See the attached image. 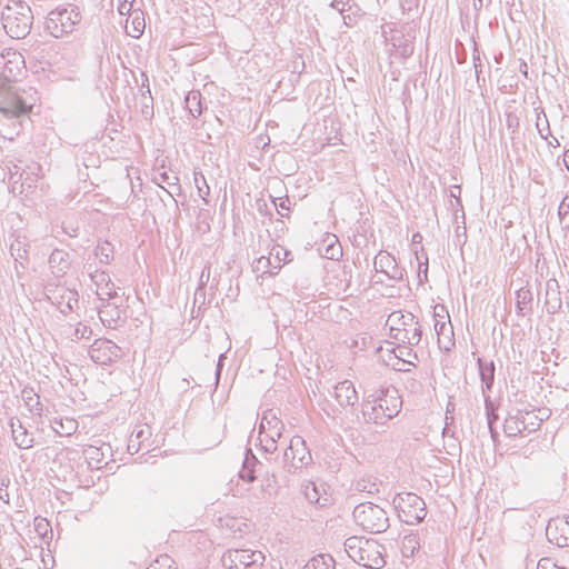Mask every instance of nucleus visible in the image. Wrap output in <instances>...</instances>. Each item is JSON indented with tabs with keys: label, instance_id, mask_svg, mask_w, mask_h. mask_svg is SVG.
<instances>
[{
	"label": "nucleus",
	"instance_id": "f257e3e1",
	"mask_svg": "<svg viewBox=\"0 0 569 569\" xmlns=\"http://www.w3.org/2000/svg\"><path fill=\"white\" fill-rule=\"evenodd\" d=\"M38 100L33 88L22 89L17 99L8 106H0V136L13 140L22 129L23 118L31 111Z\"/></svg>",
	"mask_w": 569,
	"mask_h": 569
},
{
	"label": "nucleus",
	"instance_id": "f03ea898",
	"mask_svg": "<svg viewBox=\"0 0 569 569\" xmlns=\"http://www.w3.org/2000/svg\"><path fill=\"white\" fill-rule=\"evenodd\" d=\"M402 401L398 390L387 389L372 400L362 402L361 413L367 423L386 425L400 412Z\"/></svg>",
	"mask_w": 569,
	"mask_h": 569
},
{
	"label": "nucleus",
	"instance_id": "7ed1b4c3",
	"mask_svg": "<svg viewBox=\"0 0 569 569\" xmlns=\"http://www.w3.org/2000/svg\"><path fill=\"white\" fill-rule=\"evenodd\" d=\"M343 546L348 557L365 568L380 569L386 565L385 547L373 539L353 536Z\"/></svg>",
	"mask_w": 569,
	"mask_h": 569
},
{
	"label": "nucleus",
	"instance_id": "20e7f679",
	"mask_svg": "<svg viewBox=\"0 0 569 569\" xmlns=\"http://www.w3.org/2000/svg\"><path fill=\"white\" fill-rule=\"evenodd\" d=\"M32 20L31 8L21 0H10L1 12L3 29L14 39L24 38L30 32Z\"/></svg>",
	"mask_w": 569,
	"mask_h": 569
},
{
	"label": "nucleus",
	"instance_id": "39448f33",
	"mask_svg": "<svg viewBox=\"0 0 569 569\" xmlns=\"http://www.w3.org/2000/svg\"><path fill=\"white\" fill-rule=\"evenodd\" d=\"M386 327L389 329L390 338L396 342L418 346L422 337L418 318L411 312H391L386 321Z\"/></svg>",
	"mask_w": 569,
	"mask_h": 569
},
{
	"label": "nucleus",
	"instance_id": "423d86ee",
	"mask_svg": "<svg viewBox=\"0 0 569 569\" xmlns=\"http://www.w3.org/2000/svg\"><path fill=\"white\" fill-rule=\"evenodd\" d=\"M352 516L358 526L371 533L383 532L389 527L387 512L378 505L371 502L356 506Z\"/></svg>",
	"mask_w": 569,
	"mask_h": 569
},
{
	"label": "nucleus",
	"instance_id": "0eeeda50",
	"mask_svg": "<svg viewBox=\"0 0 569 569\" xmlns=\"http://www.w3.org/2000/svg\"><path fill=\"white\" fill-rule=\"evenodd\" d=\"M81 17L74 6L58 7L50 11L46 19V29L54 38H60L73 31Z\"/></svg>",
	"mask_w": 569,
	"mask_h": 569
},
{
	"label": "nucleus",
	"instance_id": "6e6552de",
	"mask_svg": "<svg viewBox=\"0 0 569 569\" xmlns=\"http://www.w3.org/2000/svg\"><path fill=\"white\" fill-rule=\"evenodd\" d=\"M393 506L401 521L408 525H416L427 516L423 499L412 492H402L395 496Z\"/></svg>",
	"mask_w": 569,
	"mask_h": 569
},
{
	"label": "nucleus",
	"instance_id": "1a4fd4ad",
	"mask_svg": "<svg viewBox=\"0 0 569 569\" xmlns=\"http://www.w3.org/2000/svg\"><path fill=\"white\" fill-rule=\"evenodd\" d=\"M283 429V422L274 410L263 412L259 425V440L266 452L273 453L277 450V440L281 438Z\"/></svg>",
	"mask_w": 569,
	"mask_h": 569
},
{
	"label": "nucleus",
	"instance_id": "9d476101",
	"mask_svg": "<svg viewBox=\"0 0 569 569\" xmlns=\"http://www.w3.org/2000/svg\"><path fill=\"white\" fill-rule=\"evenodd\" d=\"M542 418L532 411H517L510 415L503 423V431L507 437H526L540 428Z\"/></svg>",
	"mask_w": 569,
	"mask_h": 569
},
{
	"label": "nucleus",
	"instance_id": "9b49d317",
	"mask_svg": "<svg viewBox=\"0 0 569 569\" xmlns=\"http://www.w3.org/2000/svg\"><path fill=\"white\" fill-rule=\"evenodd\" d=\"M266 557L260 550L229 549L221 558L223 567L228 569H256L262 567Z\"/></svg>",
	"mask_w": 569,
	"mask_h": 569
},
{
	"label": "nucleus",
	"instance_id": "f8f14e48",
	"mask_svg": "<svg viewBox=\"0 0 569 569\" xmlns=\"http://www.w3.org/2000/svg\"><path fill=\"white\" fill-rule=\"evenodd\" d=\"M312 460L306 441L300 436L290 439V443L283 452V465L289 472H293L308 466Z\"/></svg>",
	"mask_w": 569,
	"mask_h": 569
},
{
	"label": "nucleus",
	"instance_id": "ddd939ff",
	"mask_svg": "<svg viewBox=\"0 0 569 569\" xmlns=\"http://www.w3.org/2000/svg\"><path fill=\"white\" fill-rule=\"evenodd\" d=\"M46 296L48 300H50L51 303L60 310L61 313L67 315L78 307V292L64 286L46 287Z\"/></svg>",
	"mask_w": 569,
	"mask_h": 569
},
{
	"label": "nucleus",
	"instance_id": "4468645a",
	"mask_svg": "<svg viewBox=\"0 0 569 569\" xmlns=\"http://www.w3.org/2000/svg\"><path fill=\"white\" fill-rule=\"evenodd\" d=\"M24 68V60L17 51L0 53V81L12 84L21 74Z\"/></svg>",
	"mask_w": 569,
	"mask_h": 569
},
{
	"label": "nucleus",
	"instance_id": "2eb2a0df",
	"mask_svg": "<svg viewBox=\"0 0 569 569\" xmlns=\"http://www.w3.org/2000/svg\"><path fill=\"white\" fill-rule=\"evenodd\" d=\"M121 353V348L109 339H97L89 349L90 358L98 365H109Z\"/></svg>",
	"mask_w": 569,
	"mask_h": 569
},
{
	"label": "nucleus",
	"instance_id": "dca6fc26",
	"mask_svg": "<svg viewBox=\"0 0 569 569\" xmlns=\"http://www.w3.org/2000/svg\"><path fill=\"white\" fill-rule=\"evenodd\" d=\"M546 536L550 543L563 548L569 546V517H556L549 520Z\"/></svg>",
	"mask_w": 569,
	"mask_h": 569
},
{
	"label": "nucleus",
	"instance_id": "f3484780",
	"mask_svg": "<svg viewBox=\"0 0 569 569\" xmlns=\"http://www.w3.org/2000/svg\"><path fill=\"white\" fill-rule=\"evenodd\" d=\"M375 269L377 272L386 274L390 280L401 281L405 276V269L399 267L395 257L387 251H380L375 258Z\"/></svg>",
	"mask_w": 569,
	"mask_h": 569
},
{
	"label": "nucleus",
	"instance_id": "a211bd4d",
	"mask_svg": "<svg viewBox=\"0 0 569 569\" xmlns=\"http://www.w3.org/2000/svg\"><path fill=\"white\" fill-rule=\"evenodd\" d=\"M98 313L102 325L109 329L118 328L123 321V311L116 302H101L98 307Z\"/></svg>",
	"mask_w": 569,
	"mask_h": 569
},
{
	"label": "nucleus",
	"instance_id": "6ab92c4d",
	"mask_svg": "<svg viewBox=\"0 0 569 569\" xmlns=\"http://www.w3.org/2000/svg\"><path fill=\"white\" fill-rule=\"evenodd\" d=\"M332 395L342 408L353 407L359 399L353 383L349 380L337 383Z\"/></svg>",
	"mask_w": 569,
	"mask_h": 569
},
{
	"label": "nucleus",
	"instance_id": "aec40b11",
	"mask_svg": "<svg viewBox=\"0 0 569 569\" xmlns=\"http://www.w3.org/2000/svg\"><path fill=\"white\" fill-rule=\"evenodd\" d=\"M11 436L16 446L20 449H30L33 447V435L17 418L10 419Z\"/></svg>",
	"mask_w": 569,
	"mask_h": 569
},
{
	"label": "nucleus",
	"instance_id": "412c9836",
	"mask_svg": "<svg viewBox=\"0 0 569 569\" xmlns=\"http://www.w3.org/2000/svg\"><path fill=\"white\" fill-rule=\"evenodd\" d=\"M547 311L551 315L556 313L561 308V298L559 284L556 279H550L546 283V301Z\"/></svg>",
	"mask_w": 569,
	"mask_h": 569
},
{
	"label": "nucleus",
	"instance_id": "4be33fe9",
	"mask_svg": "<svg viewBox=\"0 0 569 569\" xmlns=\"http://www.w3.org/2000/svg\"><path fill=\"white\" fill-rule=\"evenodd\" d=\"M110 451L109 446L96 447L88 446L83 450V455L88 461V465L93 469H100L108 462L106 461V455Z\"/></svg>",
	"mask_w": 569,
	"mask_h": 569
},
{
	"label": "nucleus",
	"instance_id": "5701e85b",
	"mask_svg": "<svg viewBox=\"0 0 569 569\" xmlns=\"http://www.w3.org/2000/svg\"><path fill=\"white\" fill-rule=\"evenodd\" d=\"M69 253L54 249L49 257V267L56 277L63 276L69 269Z\"/></svg>",
	"mask_w": 569,
	"mask_h": 569
},
{
	"label": "nucleus",
	"instance_id": "b1692460",
	"mask_svg": "<svg viewBox=\"0 0 569 569\" xmlns=\"http://www.w3.org/2000/svg\"><path fill=\"white\" fill-rule=\"evenodd\" d=\"M78 426V421L71 417L54 418L51 421V428L61 437H69L73 435L77 431Z\"/></svg>",
	"mask_w": 569,
	"mask_h": 569
},
{
	"label": "nucleus",
	"instance_id": "393cba45",
	"mask_svg": "<svg viewBox=\"0 0 569 569\" xmlns=\"http://www.w3.org/2000/svg\"><path fill=\"white\" fill-rule=\"evenodd\" d=\"M21 398L32 416L42 417L43 405L40 401L39 395L33 389L24 388L21 392Z\"/></svg>",
	"mask_w": 569,
	"mask_h": 569
},
{
	"label": "nucleus",
	"instance_id": "a878e982",
	"mask_svg": "<svg viewBox=\"0 0 569 569\" xmlns=\"http://www.w3.org/2000/svg\"><path fill=\"white\" fill-rule=\"evenodd\" d=\"M151 436V429L149 426H140L136 428L128 442V451L130 453H137L141 449V445L144 440H148Z\"/></svg>",
	"mask_w": 569,
	"mask_h": 569
},
{
	"label": "nucleus",
	"instance_id": "bb28decb",
	"mask_svg": "<svg viewBox=\"0 0 569 569\" xmlns=\"http://www.w3.org/2000/svg\"><path fill=\"white\" fill-rule=\"evenodd\" d=\"M479 373L482 382V391L490 390L495 379V365L492 361L486 362L478 358Z\"/></svg>",
	"mask_w": 569,
	"mask_h": 569
},
{
	"label": "nucleus",
	"instance_id": "cd10ccee",
	"mask_svg": "<svg viewBox=\"0 0 569 569\" xmlns=\"http://www.w3.org/2000/svg\"><path fill=\"white\" fill-rule=\"evenodd\" d=\"M132 17L130 26H126L127 33L132 38H139L144 30L146 23L143 13L140 10L133 11L130 13Z\"/></svg>",
	"mask_w": 569,
	"mask_h": 569
},
{
	"label": "nucleus",
	"instance_id": "c85d7f7f",
	"mask_svg": "<svg viewBox=\"0 0 569 569\" xmlns=\"http://www.w3.org/2000/svg\"><path fill=\"white\" fill-rule=\"evenodd\" d=\"M412 347L413 346L401 342H398L396 346L397 359L400 361V366L403 368H406V366L413 365V361L418 359L417 353L413 351Z\"/></svg>",
	"mask_w": 569,
	"mask_h": 569
},
{
	"label": "nucleus",
	"instance_id": "c756f323",
	"mask_svg": "<svg viewBox=\"0 0 569 569\" xmlns=\"http://www.w3.org/2000/svg\"><path fill=\"white\" fill-rule=\"evenodd\" d=\"M302 493L309 503H318L320 506H325L328 501L327 498H323V502H321V495L318 486L312 481H306L301 486Z\"/></svg>",
	"mask_w": 569,
	"mask_h": 569
},
{
	"label": "nucleus",
	"instance_id": "7c9ffc66",
	"mask_svg": "<svg viewBox=\"0 0 569 569\" xmlns=\"http://www.w3.org/2000/svg\"><path fill=\"white\" fill-rule=\"evenodd\" d=\"M302 569H335V560L330 555H317Z\"/></svg>",
	"mask_w": 569,
	"mask_h": 569
},
{
	"label": "nucleus",
	"instance_id": "2f4dec72",
	"mask_svg": "<svg viewBox=\"0 0 569 569\" xmlns=\"http://www.w3.org/2000/svg\"><path fill=\"white\" fill-rule=\"evenodd\" d=\"M420 548V539L417 533L406 535L401 541V553L406 558L412 557Z\"/></svg>",
	"mask_w": 569,
	"mask_h": 569
},
{
	"label": "nucleus",
	"instance_id": "473e14b6",
	"mask_svg": "<svg viewBox=\"0 0 569 569\" xmlns=\"http://www.w3.org/2000/svg\"><path fill=\"white\" fill-rule=\"evenodd\" d=\"M291 252L286 250L282 246L276 244L269 252V258H272V264L274 270H279L282 263L291 260Z\"/></svg>",
	"mask_w": 569,
	"mask_h": 569
},
{
	"label": "nucleus",
	"instance_id": "72a5a7b5",
	"mask_svg": "<svg viewBox=\"0 0 569 569\" xmlns=\"http://www.w3.org/2000/svg\"><path fill=\"white\" fill-rule=\"evenodd\" d=\"M380 358L386 363V366L391 367L398 371H408V368H403L400 366V361L397 359V349L392 347L390 349L383 350V348H379Z\"/></svg>",
	"mask_w": 569,
	"mask_h": 569
},
{
	"label": "nucleus",
	"instance_id": "f704fd0d",
	"mask_svg": "<svg viewBox=\"0 0 569 569\" xmlns=\"http://www.w3.org/2000/svg\"><path fill=\"white\" fill-rule=\"evenodd\" d=\"M94 256L100 263L109 264L113 260V246L109 241H102L94 248Z\"/></svg>",
	"mask_w": 569,
	"mask_h": 569
},
{
	"label": "nucleus",
	"instance_id": "c9c22d12",
	"mask_svg": "<svg viewBox=\"0 0 569 569\" xmlns=\"http://www.w3.org/2000/svg\"><path fill=\"white\" fill-rule=\"evenodd\" d=\"M186 107L192 117H199L202 113L201 93L199 91H190L186 97Z\"/></svg>",
	"mask_w": 569,
	"mask_h": 569
},
{
	"label": "nucleus",
	"instance_id": "e433bc0d",
	"mask_svg": "<svg viewBox=\"0 0 569 569\" xmlns=\"http://www.w3.org/2000/svg\"><path fill=\"white\" fill-rule=\"evenodd\" d=\"M22 90L21 88L13 86V84H7L2 81H0V106H8L17 99V93Z\"/></svg>",
	"mask_w": 569,
	"mask_h": 569
},
{
	"label": "nucleus",
	"instance_id": "4c0bfd02",
	"mask_svg": "<svg viewBox=\"0 0 569 569\" xmlns=\"http://www.w3.org/2000/svg\"><path fill=\"white\" fill-rule=\"evenodd\" d=\"M34 531L44 542H48L50 539H52V528L46 518H34Z\"/></svg>",
	"mask_w": 569,
	"mask_h": 569
},
{
	"label": "nucleus",
	"instance_id": "58836bf2",
	"mask_svg": "<svg viewBox=\"0 0 569 569\" xmlns=\"http://www.w3.org/2000/svg\"><path fill=\"white\" fill-rule=\"evenodd\" d=\"M532 301V292L528 288H520L516 291V306L518 313L525 315L526 309Z\"/></svg>",
	"mask_w": 569,
	"mask_h": 569
},
{
	"label": "nucleus",
	"instance_id": "ea45409f",
	"mask_svg": "<svg viewBox=\"0 0 569 569\" xmlns=\"http://www.w3.org/2000/svg\"><path fill=\"white\" fill-rule=\"evenodd\" d=\"M536 128L542 139H547L550 134V126L545 111L540 108L536 110Z\"/></svg>",
	"mask_w": 569,
	"mask_h": 569
},
{
	"label": "nucleus",
	"instance_id": "a19ab883",
	"mask_svg": "<svg viewBox=\"0 0 569 569\" xmlns=\"http://www.w3.org/2000/svg\"><path fill=\"white\" fill-rule=\"evenodd\" d=\"M251 462H257V459L251 453V451L248 450L247 457H246V459L243 461V468H242V470L239 473V477L242 480H246L247 482H252L256 479L254 470L252 468H250Z\"/></svg>",
	"mask_w": 569,
	"mask_h": 569
},
{
	"label": "nucleus",
	"instance_id": "79ce46f5",
	"mask_svg": "<svg viewBox=\"0 0 569 569\" xmlns=\"http://www.w3.org/2000/svg\"><path fill=\"white\" fill-rule=\"evenodd\" d=\"M96 292L101 302H107L119 298L117 288L112 281L109 282V286H102L101 288L96 289Z\"/></svg>",
	"mask_w": 569,
	"mask_h": 569
},
{
	"label": "nucleus",
	"instance_id": "37998d69",
	"mask_svg": "<svg viewBox=\"0 0 569 569\" xmlns=\"http://www.w3.org/2000/svg\"><path fill=\"white\" fill-rule=\"evenodd\" d=\"M328 240H332V244H327L323 256L327 259L337 260L342 256V248L336 236H328Z\"/></svg>",
	"mask_w": 569,
	"mask_h": 569
},
{
	"label": "nucleus",
	"instance_id": "c03bdc74",
	"mask_svg": "<svg viewBox=\"0 0 569 569\" xmlns=\"http://www.w3.org/2000/svg\"><path fill=\"white\" fill-rule=\"evenodd\" d=\"M89 276L92 280V282L96 286V289L101 288L102 286H109V282L111 281L110 276L102 270H91V266L88 267Z\"/></svg>",
	"mask_w": 569,
	"mask_h": 569
},
{
	"label": "nucleus",
	"instance_id": "a18cd8bd",
	"mask_svg": "<svg viewBox=\"0 0 569 569\" xmlns=\"http://www.w3.org/2000/svg\"><path fill=\"white\" fill-rule=\"evenodd\" d=\"M193 180L198 191V196L207 202V197L210 193V188L207 183L204 176L201 172H194Z\"/></svg>",
	"mask_w": 569,
	"mask_h": 569
},
{
	"label": "nucleus",
	"instance_id": "49530a36",
	"mask_svg": "<svg viewBox=\"0 0 569 569\" xmlns=\"http://www.w3.org/2000/svg\"><path fill=\"white\" fill-rule=\"evenodd\" d=\"M270 267L273 268V264H272V258H269V257L262 256L259 259H257L254 262L256 271H261L262 273L276 274L277 270L276 271L270 270L269 269Z\"/></svg>",
	"mask_w": 569,
	"mask_h": 569
},
{
	"label": "nucleus",
	"instance_id": "de8ad7c7",
	"mask_svg": "<svg viewBox=\"0 0 569 569\" xmlns=\"http://www.w3.org/2000/svg\"><path fill=\"white\" fill-rule=\"evenodd\" d=\"M23 172L16 171L11 172V176H9V182L11 184L12 192H24V182H22Z\"/></svg>",
	"mask_w": 569,
	"mask_h": 569
},
{
	"label": "nucleus",
	"instance_id": "09e8293b",
	"mask_svg": "<svg viewBox=\"0 0 569 569\" xmlns=\"http://www.w3.org/2000/svg\"><path fill=\"white\" fill-rule=\"evenodd\" d=\"M10 251L11 256L14 258L16 261L20 259H26L28 254V251L24 248L23 242H21L20 240H16L11 243Z\"/></svg>",
	"mask_w": 569,
	"mask_h": 569
},
{
	"label": "nucleus",
	"instance_id": "8fccbe9b",
	"mask_svg": "<svg viewBox=\"0 0 569 569\" xmlns=\"http://www.w3.org/2000/svg\"><path fill=\"white\" fill-rule=\"evenodd\" d=\"M171 558L167 555L160 556L156 561L149 565L147 569H177L171 566Z\"/></svg>",
	"mask_w": 569,
	"mask_h": 569
},
{
	"label": "nucleus",
	"instance_id": "3c124183",
	"mask_svg": "<svg viewBox=\"0 0 569 569\" xmlns=\"http://www.w3.org/2000/svg\"><path fill=\"white\" fill-rule=\"evenodd\" d=\"M486 412H487V423L488 428H491L493 423L498 420V415L495 412V405L490 400L489 397L485 398Z\"/></svg>",
	"mask_w": 569,
	"mask_h": 569
},
{
	"label": "nucleus",
	"instance_id": "603ef678",
	"mask_svg": "<svg viewBox=\"0 0 569 569\" xmlns=\"http://www.w3.org/2000/svg\"><path fill=\"white\" fill-rule=\"evenodd\" d=\"M273 203H274V206L277 208L278 213L281 217H288L289 216V212H290L289 203H290V201H289L288 197L274 199Z\"/></svg>",
	"mask_w": 569,
	"mask_h": 569
},
{
	"label": "nucleus",
	"instance_id": "864d4df0",
	"mask_svg": "<svg viewBox=\"0 0 569 569\" xmlns=\"http://www.w3.org/2000/svg\"><path fill=\"white\" fill-rule=\"evenodd\" d=\"M416 258L418 260V279L419 282L427 281L428 279V258H425V261L419 259L418 252H415Z\"/></svg>",
	"mask_w": 569,
	"mask_h": 569
},
{
	"label": "nucleus",
	"instance_id": "5fc2aeb1",
	"mask_svg": "<svg viewBox=\"0 0 569 569\" xmlns=\"http://www.w3.org/2000/svg\"><path fill=\"white\" fill-rule=\"evenodd\" d=\"M92 336V329L88 326L79 323L78 327L74 329L73 332V339L80 340V339H90Z\"/></svg>",
	"mask_w": 569,
	"mask_h": 569
},
{
	"label": "nucleus",
	"instance_id": "6e6d98bb",
	"mask_svg": "<svg viewBox=\"0 0 569 569\" xmlns=\"http://www.w3.org/2000/svg\"><path fill=\"white\" fill-rule=\"evenodd\" d=\"M154 181L162 187V183H167L168 186H177L178 178L176 176H170L167 172H161L154 177Z\"/></svg>",
	"mask_w": 569,
	"mask_h": 569
},
{
	"label": "nucleus",
	"instance_id": "4d7b16f0",
	"mask_svg": "<svg viewBox=\"0 0 569 569\" xmlns=\"http://www.w3.org/2000/svg\"><path fill=\"white\" fill-rule=\"evenodd\" d=\"M136 0H119L118 12L121 16L130 14L133 10V3Z\"/></svg>",
	"mask_w": 569,
	"mask_h": 569
},
{
	"label": "nucleus",
	"instance_id": "13d9d810",
	"mask_svg": "<svg viewBox=\"0 0 569 569\" xmlns=\"http://www.w3.org/2000/svg\"><path fill=\"white\" fill-rule=\"evenodd\" d=\"M569 216V196H565L558 208V217L563 221Z\"/></svg>",
	"mask_w": 569,
	"mask_h": 569
},
{
	"label": "nucleus",
	"instance_id": "bf43d9fd",
	"mask_svg": "<svg viewBox=\"0 0 569 569\" xmlns=\"http://www.w3.org/2000/svg\"><path fill=\"white\" fill-rule=\"evenodd\" d=\"M151 104H152V97H151L149 84H147V90L142 91V106H143L142 112L144 114L149 113L148 109L151 107Z\"/></svg>",
	"mask_w": 569,
	"mask_h": 569
},
{
	"label": "nucleus",
	"instance_id": "052dcab7",
	"mask_svg": "<svg viewBox=\"0 0 569 569\" xmlns=\"http://www.w3.org/2000/svg\"><path fill=\"white\" fill-rule=\"evenodd\" d=\"M210 276H211L210 266L206 264L200 273V277H199L198 289H202L203 287H206L208 284V282L210 281Z\"/></svg>",
	"mask_w": 569,
	"mask_h": 569
},
{
	"label": "nucleus",
	"instance_id": "680f3d73",
	"mask_svg": "<svg viewBox=\"0 0 569 569\" xmlns=\"http://www.w3.org/2000/svg\"><path fill=\"white\" fill-rule=\"evenodd\" d=\"M507 127L515 132L519 128V118L515 113L507 114Z\"/></svg>",
	"mask_w": 569,
	"mask_h": 569
},
{
	"label": "nucleus",
	"instance_id": "e2e57ef3",
	"mask_svg": "<svg viewBox=\"0 0 569 569\" xmlns=\"http://www.w3.org/2000/svg\"><path fill=\"white\" fill-rule=\"evenodd\" d=\"M400 4L403 11H411L418 8L419 0H401Z\"/></svg>",
	"mask_w": 569,
	"mask_h": 569
},
{
	"label": "nucleus",
	"instance_id": "0e129e2a",
	"mask_svg": "<svg viewBox=\"0 0 569 569\" xmlns=\"http://www.w3.org/2000/svg\"><path fill=\"white\" fill-rule=\"evenodd\" d=\"M549 566H552L555 569H563L553 565L548 558H543L538 562V569H547Z\"/></svg>",
	"mask_w": 569,
	"mask_h": 569
},
{
	"label": "nucleus",
	"instance_id": "69168bd1",
	"mask_svg": "<svg viewBox=\"0 0 569 569\" xmlns=\"http://www.w3.org/2000/svg\"><path fill=\"white\" fill-rule=\"evenodd\" d=\"M435 330H436L438 336L443 335L445 331L447 330V323L443 322V321L440 322V321L437 320L436 323H435Z\"/></svg>",
	"mask_w": 569,
	"mask_h": 569
},
{
	"label": "nucleus",
	"instance_id": "338daca9",
	"mask_svg": "<svg viewBox=\"0 0 569 569\" xmlns=\"http://www.w3.org/2000/svg\"><path fill=\"white\" fill-rule=\"evenodd\" d=\"M224 358L223 355H220L219 357V361H218V365H217V370H216V383H218L219 381V378H220V373H221V368H222V359Z\"/></svg>",
	"mask_w": 569,
	"mask_h": 569
},
{
	"label": "nucleus",
	"instance_id": "774afa93",
	"mask_svg": "<svg viewBox=\"0 0 569 569\" xmlns=\"http://www.w3.org/2000/svg\"><path fill=\"white\" fill-rule=\"evenodd\" d=\"M472 6L476 12H479L483 7L482 0H472Z\"/></svg>",
	"mask_w": 569,
	"mask_h": 569
}]
</instances>
